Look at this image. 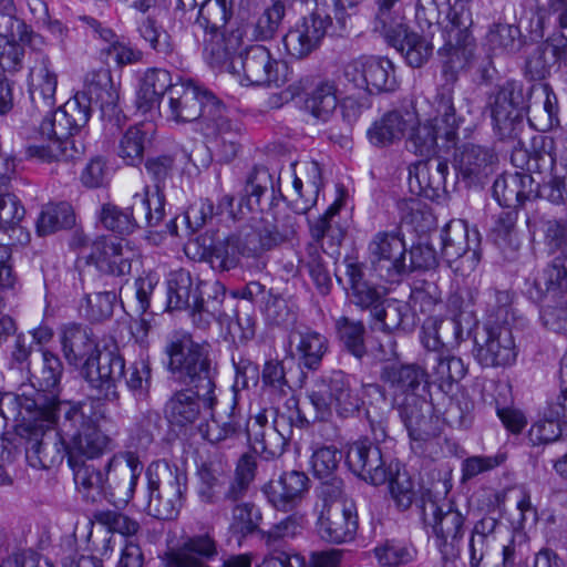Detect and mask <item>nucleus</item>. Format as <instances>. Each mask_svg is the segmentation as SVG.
<instances>
[{"instance_id":"nucleus-1","label":"nucleus","mask_w":567,"mask_h":567,"mask_svg":"<svg viewBox=\"0 0 567 567\" xmlns=\"http://www.w3.org/2000/svg\"><path fill=\"white\" fill-rule=\"evenodd\" d=\"M167 369L173 379L189 386L174 392L164 409L172 426L185 429L200 417V402L213 411L218 403L215 374L206 346L190 336H174L167 343Z\"/></svg>"},{"instance_id":"nucleus-2","label":"nucleus","mask_w":567,"mask_h":567,"mask_svg":"<svg viewBox=\"0 0 567 567\" xmlns=\"http://www.w3.org/2000/svg\"><path fill=\"white\" fill-rule=\"evenodd\" d=\"M29 92L33 107L43 114L38 134L47 144H32L27 148L30 157L43 162L71 161L85 152V143L73 137V133L55 109L58 74L50 56L41 50H32L29 65Z\"/></svg>"},{"instance_id":"nucleus-3","label":"nucleus","mask_w":567,"mask_h":567,"mask_svg":"<svg viewBox=\"0 0 567 567\" xmlns=\"http://www.w3.org/2000/svg\"><path fill=\"white\" fill-rule=\"evenodd\" d=\"M234 0H205L192 24V33L198 40L203 33V53L212 68H221L239 51L246 35L245 25L226 28L234 13Z\"/></svg>"},{"instance_id":"nucleus-4","label":"nucleus","mask_w":567,"mask_h":567,"mask_svg":"<svg viewBox=\"0 0 567 567\" xmlns=\"http://www.w3.org/2000/svg\"><path fill=\"white\" fill-rule=\"evenodd\" d=\"M74 482L80 492L86 497L92 492L104 493L116 505H126L134 495L137 480L143 471V464L134 452L114 454L105 466L103 474L92 464L74 461Z\"/></svg>"},{"instance_id":"nucleus-5","label":"nucleus","mask_w":567,"mask_h":567,"mask_svg":"<svg viewBox=\"0 0 567 567\" xmlns=\"http://www.w3.org/2000/svg\"><path fill=\"white\" fill-rule=\"evenodd\" d=\"M225 289L219 282L207 285L194 278L189 271L178 269L167 278V308L189 310L199 327L208 326L223 315Z\"/></svg>"},{"instance_id":"nucleus-6","label":"nucleus","mask_w":567,"mask_h":567,"mask_svg":"<svg viewBox=\"0 0 567 567\" xmlns=\"http://www.w3.org/2000/svg\"><path fill=\"white\" fill-rule=\"evenodd\" d=\"M63 427L71 436L68 446L69 462L73 464L78 456L95 458L112 449V439L99 427L104 417L100 400L90 399L62 406Z\"/></svg>"},{"instance_id":"nucleus-7","label":"nucleus","mask_w":567,"mask_h":567,"mask_svg":"<svg viewBox=\"0 0 567 567\" xmlns=\"http://www.w3.org/2000/svg\"><path fill=\"white\" fill-rule=\"evenodd\" d=\"M498 303L491 320L475 337V358L483 367H506L515 362L517 347L513 334L516 321L511 308V297L506 291H496Z\"/></svg>"},{"instance_id":"nucleus-8","label":"nucleus","mask_w":567,"mask_h":567,"mask_svg":"<svg viewBox=\"0 0 567 567\" xmlns=\"http://www.w3.org/2000/svg\"><path fill=\"white\" fill-rule=\"evenodd\" d=\"M256 457L243 454L235 468L234 477L226 484L224 472L213 464H203L198 470L197 494L206 504L236 503L243 499L256 477Z\"/></svg>"},{"instance_id":"nucleus-9","label":"nucleus","mask_w":567,"mask_h":567,"mask_svg":"<svg viewBox=\"0 0 567 567\" xmlns=\"http://www.w3.org/2000/svg\"><path fill=\"white\" fill-rule=\"evenodd\" d=\"M147 503L145 511L157 519H172L177 516L186 491L187 476L177 466L165 461L148 465Z\"/></svg>"},{"instance_id":"nucleus-10","label":"nucleus","mask_w":567,"mask_h":567,"mask_svg":"<svg viewBox=\"0 0 567 567\" xmlns=\"http://www.w3.org/2000/svg\"><path fill=\"white\" fill-rule=\"evenodd\" d=\"M498 520L494 517H483L474 525L468 540V558L471 567H480L484 560L493 567H514L517 559L525 554V544L514 535L507 543H501Z\"/></svg>"},{"instance_id":"nucleus-11","label":"nucleus","mask_w":567,"mask_h":567,"mask_svg":"<svg viewBox=\"0 0 567 567\" xmlns=\"http://www.w3.org/2000/svg\"><path fill=\"white\" fill-rule=\"evenodd\" d=\"M545 233L550 250H560L561 256L537 272L529 284L526 292L536 302L547 298L556 300L567 290V219L549 220Z\"/></svg>"},{"instance_id":"nucleus-12","label":"nucleus","mask_w":567,"mask_h":567,"mask_svg":"<svg viewBox=\"0 0 567 567\" xmlns=\"http://www.w3.org/2000/svg\"><path fill=\"white\" fill-rule=\"evenodd\" d=\"M423 522L435 535L436 546L445 561L460 557V543L464 535V516L450 502L439 503L430 492L421 497Z\"/></svg>"},{"instance_id":"nucleus-13","label":"nucleus","mask_w":567,"mask_h":567,"mask_svg":"<svg viewBox=\"0 0 567 567\" xmlns=\"http://www.w3.org/2000/svg\"><path fill=\"white\" fill-rule=\"evenodd\" d=\"M494 130L501 140L515 141L524 128V116L530 112L528 94L520 82L509 80L488 96Z\"/></svg>"},{"instance_id":"nucleus-14","label":"nucleus","mask_w":567,"mask_h":567,"mask_svg":"<svg viewBox=\"0 0 567 567\" xmlns=\"http://www.w3.org/2000/svg\"><path fill=\"white\" fill-rule=\"evenodd\" d=\"M458 25L444 29V44L437 50L443 79L442 93L451 94L460 73L471 63L474 55V41L470 32L472 13L461 12Z\"/></svg>"},{"instance_id":"nucleus-15","label":"nucleus","mask_w":567,"mask_h":567,"mask_svg":"<svg viewBox=\"0 0 567 567\" xmlns=\"http://www.w3.org/2000/svg\"><path fill=\"white\" fill-rule=\"evenodd\" d=\"M221 103L212 91L192 81L175 83L169 90L167 118L176 123L196 122L202 131L219 112Z\"/></svg>"},{"instance_id":"nucleus-16","label":"nucleus","mask_w":567,"mask_h":567,"mask_svg":"<svg viewBox=\"0 0 567 567\" xmlns=\"http://www.w3.org/2000/svg\"><path fill=\"white\" fill-rule=\"evenodd\" d=\"M236 54L237 52L227 64L217 69H226L236 74L241 85L279 87L286 83V75L280 71L286 65L276 60L266 47L250 45L244 53L238 56Z\"/></svg>"},{"instance_id":"nucleus-17","label":"nucleus","mask_w":567,"mask_h":567,"mask_svg":"<svg viewBox=\"0 0 567 567\" xmlns=\"http://www.w3.org/2000/svg\"><path fill=\"white\" fill-rule=\"evenodd\" d=\"M309 400L316 410L315 420L319 421L327 420L332 408L341 417H348L359 411L361 404V399L352 389L349 377L342 371H333L330 375L317 380L309 393Z\"/></svg>"},{"instance_id":"nucleus-18","label":"nucleus","mask_w":567,"mask_h":567,"mask_svg":"<svg viewBox=\"0 0 567 567\" xmlns=\"http://www.w3.org/2000/svg\"><path fill=\"white\" fill-rule=\"evenodd\" d=\"M463 118L457 116L451 94H439L436 115L423 125L413 126L408 143L415 154L429 155L435 151L437 140L454 142Z\"/></svg>"},{"instance_id":"nucleus-19","label":"nucleus","mask_w":567,"mask_h":567,"mask_svg":"<svg viewBox=\"0 0 567 567\" xmlns=\"http://www.w3.org/2000/svg\"><path fill=\"white\" fill-rule=\"evenodd\" d=\"M342 73L353 87L370 94L393 92L398 87L394 64L388 58L360 55L347 62Z\"/></svg>"},{"instance_id":"nucleus-20","label":"nucleus","mask_w":567,"mask_h":567,"mask_svg":"<svg viewBox=\"0 0 567 567\" xmlns=\"http://www.w3.org/2000/svg\"><path fill=\"white\" fill-rule=\"evenodd\" d=\"M371 264L378 276L399 282L406 275V247L399 231H379L368 246Z\"/></svg>"},{"instance_id":"nucleus-21","label":"nucleus","mask_w":567,"mask_h":567,"mask_svg":"<svg viewBox=\"0 0 567 567\" xmlns=\"http://www.w3.org/2000/svg\"><path fill=\"white\" fill-rule=\"evenodd\" d=\"M534 174L540 177V181H535L537 185L546 181L551 184L548 197L553 203L563 202L564 194H567V148L557 153L554 141L543 138L542 148L532 152L527 175L534 177Z\"/></svg>"},{"instance_id":"nucleus-22","label":"nucleus","mask_w":567,"mask_h":567,"mask_svg":"<svg viewBox=\"0 0 567 567\" xmlns=\"http://www.w3.org/2000/svg\"><path fill=\"white\" fill-rule=\"evenodd\" d=\"M133 249L123 240L101 236L83 245L79 260L103 274L124 276L131 270Z\"/></svg>"},{"instance_id":"nucleus-23","label":"nucleus","mask_w":567,"mask_h":567,"mask_svg":"<svg viewBox=\"0 0 567 567\" xmlns=\"http://www.w3.org/2000/svg\"><path fill=\"white\" fill-rule=\"evenodd\" d=\"M62 372L61 360L49 350L42 351L32 370L28 365L29 380L34 394L42 393L48 399L47 404L43 405L45 411L43 413L48 422L54 421L58 413L62 412L61 406L68 403L59 400V384Z\"/></svg>"},{"instance_id":"nucleus-24","label":"nucleus","mask_w":567,"mask_h":567,"mask_svg":"<svg viewBox=\"0 0 567 567\" xmlns=\"http://www.w3.org/2000/svg\"><path fill=\"white\" fill-rule=\"evenodd\" d=\"M287 202L276 194L272 176L265 166H255L248 176L245 195L238 202V213H282Z\"/></svg>"},{"instance_id":"nucleus-25","label":"nucleus","mask_w":567,"mask_h":567,"mask_svg":"<svg viewBox=\"0 0 567 567\" xmlns=\"http://www.w3.org/2000/svg\"><path fill=\"white\" fill-rule=\"evenodd\" d=\"M125 362L115 350L104 349L95 358L86 359L84 374L92 388L97 389L104 400L118 401L117 383L123 379Z\"/></svg>"},{"instance_id":"nucleus-26","label":"nucleus","mask_w":567,"mask_h":567,"mask_svg":"<svg viewBox=\"0 0 567 567\" xmlns=\"http://www.w3.org/2000/svg\"><path fill=\"white\" fill-rule=\"evenodd\" d=\"M346 463L355 475L375 486L388 482L393 472L381 449L367 439L348 445Z\"/></svg>"},{"instance_id":"nucleus-27","label":"nucleus","mask_w":567,"mask_h":567,"mask_svg":"<svg viewBox=\"0 0 567 567\" xmlns=\"http://www.w3.org/2000/svg\"><path fill=\"white\" fill-rule=\"evenodd\" d=\"M498 156L494 148L475 143H464L455 148L453 166L457 176L467 185H480L494 173Z\"/></svg>"},{"instance_id":"nucleus-28","label":"nucleus","mask_w":567,"mask_h":567,"mask_svg":"<svg viewBox=\"0 0 567 567\" xmlns=\"http://www.w3.org/2000/svg\"><path fill=\"white\" fill-rule=\"evenodd\" d=\"M58 417L52 421H39L32 430L24 433L28 440L27 457L33 466L51 468L61 464L68 453V447L58 435H47L45 431L55 424Z\"/></svg>"},{"instance_id":"nucleus-29","label":"nucleus","mask_w":567,"mask_h":567,"mask_svg":"<svg viewBox=\"0 0 567 567\" xmlns=\"http://www.w3.org/2000/svg\"><path fill=\"white\" fill-rule=\"evenodd\" d=\"M467 238V224L463 219H452L441 230L443 257L450 264L460 261L457 269L463 272L473 271L481 260L480 252L468 247Z\"/></svg>"},{"instance_id":"nucleus-30","label":"nucleus","mask_w":567,"mask_h":567,"mask_svg":"<svg viewBox=\"0 0 567 567\" xmlns=\"http://www.w3.org/2000/svg\"><path fill=\"white\" fill-rule=\"evenodd\" d=\"M48 399L44 394H33L29 396L27 392L16 394L12 392L0 395V416L4 420H21L20 435H24L39 421H47L44 406Z\"/></svg>"},{"instance_id":"nucleus-31","label":"nucleus","mask_w":567,"mask_h":567,"mask_svg":"<svg viewBox=\"0 0 567 567\" xmlns=\"http://www.w3.org/2000/svg\"><path fill=\"white\" fill-rule=\"evenodd\" d=\"M358 529V515L353 503L333 504L321 508L318 518L320 536L330 543L342 544L354 538Z\"/></svg>"},{"instance_id":"nucleus-32","label":"nucleus","mask_w":567,"mask_h":567,"mask_svg":"<svg viewBox=\"0 0 567 567\" xmlns=\"http://www.w3.org/2000/svg\"><path fill=\"white\" fill-rule=\"evenodd\" d=\"M449 174L447 161L440 157L420 161L409 167V188L412 194L431 200L445 189Z\"/></svg>"},{"instance_id":"nucleus-33","label":"nucleus","mask_w":567,"mask_h":567,"mask_svg":"<svg viewBox=\"0 0 567 567\" xmlns=\"http://www.w3.org/2000/svg\"><path fill=\"white\" fill-rule=\"evenodd\" d=\"M346 18L347 10L342 0H316L313 11L301 18L296 25L319 48L332 27V20L343 28Z\"/></svg>"},{"instance_id":"nucleus-34","label":"nucleus","mask_w":567,"mask_h":567,"mask_svg":"<svg viewBox=\"0 0 567 567\" xmlns=\"http://www.w3.org/2000/svg\"><path fill=\"white\" fill-rule=\"evenodd\" d=\"M309 478L303 472L284 473L278 481L269 482L264 492L274 508L280 512H293L308 491Z\"/></svg>"},{"instance_id":"nucleus-35","label":"nucleus","mask_w":567,"mask_h":567,"mask_svg":"<svg viewBox=\"0 0 567 567\" xmlns=\"http://www.w3.org/2000/svg\"><path fill=\"white\" fill-rule=\"evenodd\" d=\"M534 183L530 175L506 171L494 181L493 197L501 207L518 210L526 202L536 198Z\"/></svg>"},{"instance_id":"nucleus-36","label":"nucleus","mask_w":567,"mask_h":567,"mask_svg":"<svg viewBox=\"0 0 567 567\" xmlns=\"http://www.w3.org/2000/svg\"><path fill=\"white\" fill-rule=\"evenodd\" d=\"M380 32L412 68H421L433 53V45L429 40L419 33L409 32L401 22H395L394 25L386 27Z\"/></svg>"},{"instance_id":"nucleus-37","label":"nucleus","mask_w":567,"mask_h":567,"mask_svg":"<svg viewBox=\"0 0 567 567\" xmlns=\"http://www.w3.org/2000/svg\"><path fill=\"white\" fill-rule=\"evenodd\" d=\"M463 332L457 317H429L422 326L421 342L427 351L452 352L463 341Z\"/></svg>"},{"instance_id":"nucleus-38","label":"nucleus","mask_w":567,"mask_h":567,"mask_svg":"<svg viewBox=\"0 0 567 567\" xmlns=\"http://www.w3.org/2000/svg\"><path fill=\"white\" fill-rule=\"evenodd\" d=\"M136 31L140 38L158 56L175 68H182L184 62L178 47L164 25L152 14L136 20Z\"/></svg>"},{"instance_id":"nucleus-39","label":"nucleus","mask_w":567,"mask_h":567,"mask_svg":"<svg viewBox=\"0 0 567 567\" xmlns=\"http://www.w3.org/2000/svg\"><path fill=\"white\" fill-rule=\"evenodd\" d=\"M291 354L308 370H317L329 348L328 339L320 332L299 327L289 333Z\"/></svg>"},{"instance_id":"nucleus-40","label":"nucleus","mask_w":567,"mask_h":567,"mask_svg":"<svg viewBox=\"0 0 567 567\" xmlns=\"http://www.w3.org/2000/svg\"><path fill=\"white\" fill-rule=\"evenodd\" d=\"M416 124V116L409 111H390L375 121L367 131L369 142L377 147H386L401 141Z\"/></svg>"},{"instance_id":"nucleus-41","label":"nucleus","mask_w":567,"mask_h":567,"mask_svg":"<svg viewBox=\"0 0 567 567\" xmlns=\"http://www.w3.org/2000/svg\"><path fill=\"white\" fill-rule=\"evenodd\" d=\"M279 422L280 419H277L269 423L266 414L259 413L248 427L251 447L256 453L262 454L265 458L278 457L285 451L287 439L278 429Z\"/></svg>"},{"instance_id":"nucleus-42","label":"nucleus","mask_w":567,"mask_h":567,"mask_svg":"<svg viewBox=\"0 0 567 567\" xmlns=\"http://www.w3.org/2000/svg\"><path fill=\"white\" fill-rule=\"evenodd\" d=\"M225 113L226 106L221 103L219 112L203 125L200 133L216 143L223 161L230 162L239 151L240 128L231 123Z\"/></svg>"},{"instance_id":"nucleus-43","label":"nucleus","mask_w":567,"mask_h":567,"mask_svg":"<svg viewBox=\"0 0 567 567\" xmlns=\"http://www.w3.org/2000/svg\"><path fill=\"white\" fill-rule=\"evenodd\" d=\"M380 379L394 391V401H398V394H403L405 398L416 395L417 389L427 383L429 373L415 363H389L382 367Z\"/></svg>"},{"instance_id":"nucleus-44","label":"nucleus","mask_w":567,"mask_h":567,"mask_svg":"<svg viewBox=\"0 0 567 567\" xmlns=\"http://www.w3.org/2000/svg\"><path fill=\"white\" fill-rule=\"evenodd\" d=\"M430 369L429 378L440 389L449 391L452 385L461 381L466 374V367L460 357L446 351H429L425 358Z\"/></svg>"},{"instance_id":"nucleus-45","label":"nucleus","mask_w":567,"mask_h":567,"mask_svg":"<svg viewBox=\"0 0 567 567\" xmlns=\"http://www.w3.org/2000/svg\"><path fill=\"white\" fill-rule=\"evenodd\" d=\"M218 554L217 543L209 533L187 537L176 549L167 554L175 559V564L188 567H207L206 560Z\"/></svg>"},{"instance_id":"nucleus-46","label":"nucleus","mask_w":567,"mask_h":567,"mask_svg":"<svg viewBox=\"0 0 567 567\" xmlns=\"http://www.w3.org/2000/svg\"><path fill=\"white\" fill-rule=\"evenodd\" d=\"M400 416L412 440L425 441L430 437L431 406L424 399L417 395L405 398L400 403Z\"/></svg>"},{"instance_id":"nucleus-47","label":"nucleus","mask_w":567,"mask_h":567,"mask_svg":"<svg viewBox=\"0 0 567 567\" xmlns=\"http://www.w3.org/2000/svg\"><path fill=\"white\" fill-rule=\"evenodd\" d=\"M346 274L350 281L351 301L363 310H370L373 316L375 310L382 306V292L364 279L363 266L361 264H348Z\"/></svg>"},{"instance_id":"nucleus-48","label":"nucleus","mask_w":567,"mask_h":567,"mask_svg":"<svg viewBox=\"0 0 567 567\" xmlns=\"http://www.w3.org/2000/svg\"><path fill=\"white\" fill-rule=\"evenodd\" d=\"M61 118L70 126L73 137L85 141L89 135V122L93 114L92 96L85 91L76 92L62 106Z\"/></svg>"},{"instance_id":"nucleus-49","label":"nucleus","mask_w":567,"mask_h":567,"mask_svg":"<svg viewBox=\"0 0 567 567\" xmlns=\"http://www.w3.org/2000/svg\"><path fill=\"white\" fill-rule=\"evenodd\" d=\"M374 329L385 332H409L415 326L414 315L408 303L390 300L382 308L375 310Z\"/></svg>"},{"instance_id":"nucleus-50","label":"nucleus","mask_w":567,"mask_h":567,"mask_svg":"<svg viewBox=\"0 0 567 567\" xmlns=\"http://www.w3.org/2000/svg\"><path fill=\"white\" fill-rule=\"evenodd\" d=\"M61 342L64 357L71 364L86 361L96 350V343L90 330L79 324L66 326L63 329Z\"/></svg>"},{"instance_id":"nucleus-51","label":"nucleus","mask_w":567,"mask_h":567,"mask_svg":"<svg viewBox=\"0 0 567 567\" xmlns=\"http://www.w3.org/2000/svg\"><path fill=\"white\" fill-rule=\"evenodd\" d=\"M337 85L333 81H320L307 93L305 109L313 117L327 122L339 105Z\"/></svg>"},{"instance_id":"nucleus-52","label":"nucleus","mask_w":567,"mask_h":567,"mask_svg":"<svg viewBox=\"0 0 567 567\" xmlns=\"http://www.w3.org/2000/svg\"><path fill=\"white\" fill-rule=\"evenodd\" d=\"M461 12H471L462 7H454L450 0H417L416 18L423 19L429 25L447 21L445 28L458 25Z\"/></svg>"},{"instance_id":"nucleus-53","label":"nucleus","mask_w":567,"mask_h":567,"mask_svg":"<svg viewBox=\"0 0 567 567\" xmlns=\"http://www.w3.org/2000/svg\"><path fill=\"white\" fill-rule=\"evenodd\" d=\"M150 140L142 125L130 126L118 141L117 156L127 166L137 167L144 161V152Z\"/></svg>"},{"instance_id":"nucleus-54","label":"nucleus","mask_w":567,"mask_h":567,"mask_svg":"<svg viewBox=\"0 0 567 567\" xmlns=\"http://www.w3.org/2000/svg\"><path fill=\"white\" fill-rule=\"evenodd\" d=\"M229 412L212 411V422L207 424L205 437L213 444L220 443L236 435L240 429L239 415L236 413L235 400L230 402Z\"/></svg>"},{"instance_id":"nucleus-55","label":"nucleus","mask_w":567,"mask_h":567,"mask_svg":"<svg viewBox=\"0 0 567 567\" xmlns=\"http://www.w3.org/2000/svg\"><path fill=\"white\" fill-rule=\"evenodd\" d=\"M520 32L512 24L495 23L486 37L485 45L494 55L511 54L518 51L520 47Z\"/></svg>"},{"instance_id":"nucleus-56","label":"nucleus","mask_w":567,"mask_h":567,"mask_svg":"<svg viewBox=\"0 0 567 567\" xmlns=\"http://www.w3.org/2000/svg\"><path fill=\"white\" fill-rule=\"evenodd\" d=\"M336 329L343 347L357 359L367 353L364 343L365 328L361 321H353L347 317H340L336 321Z\"/></svg>"},{"instance_id":"nucleus-57","label":"nucleus","mask_w":567,"mask_h":567,"mask_svg":"<svg viewBox=\"0 0 567 567\" xmlns=\"http://www.w3.org/2000/svg\"><path fill=\"white\" fill-rule=\"evenodd\" d=\"M305 524V514L295 509L292 514L274 524L268 530H262L261 539L267 546H274L277 543L288 540L300 535L303 530Z\"/></svg>"},{"instance_id":"nucleus-58","label":"nucleus","mask_w":567,"mask_h":567,"mask_svg":"<svg viewBox=\"0 0 567 567\" xmlns=\"http://www.w3.org/2000/svg\"><path fill=\"white\" fill-rule=\"evenodd\" d=\"M87 90L85 92L91 96L92 93H96L97 99L102 100V111L105 113L107 110L113 113L116 112L117 106L115 101L117 94L113 90L112 78L107 70L101 69L87 73L85 79Z\"/></svg>"},{"instance_id":"nucleus-59","label":"nucleus","mask_w":567,"mask_h":567,"mask_svg":"<svg viewBox=\"0 0 567 567\" xmlns=\"http://www.w3.org/2000/svg\"><path fill=\"white\" fill-rule=\"evenodd\" d=\"M415 554L412 546L395 540H388L374 548L378 561L385 567L406 565L414 559Z\"/></svg>"},{"instance_id":"nucleus-60","label":"nucleus","mask_w":567,"mask_h":567,"mask_svg":"<svg viewBox=\"0 0 567 567\" xmlns=\"http://www.w3.org/2000/svg\"><path fill=\"white\" fill-rule=\"evenodd\" d=\"M539 91L544 96L543 112L544 117L539 120V123H533L532 118H528L532 125L538 131L546 132L559 125V104L557 95L553 87L548 83H538L530 87V92Z\"/></svg>"},{"instance_id":"nucleus-61","label":"nucleus","mask_w":567,"mask_h":567,"mask_svg":"<svg viewBox=\"0 0 567 567\" xmlns=\"http://www.w3.org/2000/svg\"><path fill=\"white\" fill-rule=\"evenodd\" d=\"M243 245L236 235L227 237L225 240L217 241L210 251L213 262H218L223 270L235 268L239 262L240 256H244Z\"/></svg>"},{"instance_id":"nucleus-62","label":"nucleus","mask_w":567,"mask_h":567,"mask_svg":"<svg viewBox=\"0 0 567 567\" xmlns=\"http://www.w3.org/2000/svg\"><path fill=\"white\" fill-rule=\"evenodd\" d=\"M112 177V167L106 157L97 155L92 157L84 166L80 181L87 188H99L109 184Z\"/></svg>"},{"instance_id":"nucleus-63","label":"nucleus","mask_w":567,"mask_h":567,"mask_svg":"<svg viewBox=\"0 0 567 567\" xmlns=\"http://www.w3.org/2000/svg\"><path fill=\"white\" fill-rule=\"evenodd\" d=\"M333 217L334 215H312L308 219L311 236L316 241L327 237L332 245L341 244L344 237V229Z\"/></svg>"},{"instance_id":"nucleus-64","label":"nucleus","mask_w":567,"mask_h":567,"mask_svg":"<svg viewBox=\"0 0 567 567\" xmlns=\"http://www.w3.org/2000/svg\"><path fill=\"white\" fill-rule=\"evenodd\" d=\"M285 16V4L280 1H275L274 4L267 8L255 22L254 35L258 40H269L276 33L282 18Z\"/></svg>"}]
</instances>
